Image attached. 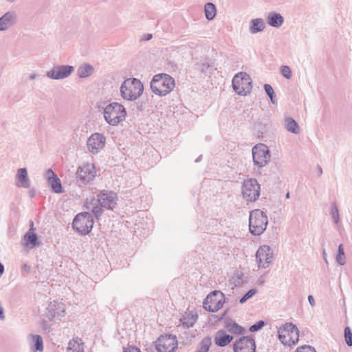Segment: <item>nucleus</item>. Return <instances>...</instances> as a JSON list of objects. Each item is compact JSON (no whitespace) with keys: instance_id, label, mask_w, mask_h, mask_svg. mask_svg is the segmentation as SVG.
I'll return each instance as SVG.
<instances>
[{"instance_id":"f257e3e1","label":"nucleus","mask_w":352,"mask_h":352,"mask_svg":"<svg viewBox=\"0 0 352 352\" xmlns=\"http://www.w3.org/2000/svg\"><path fill=\"white\" fill-rule=\"evenodd\" d=\"M175 87L174 79L166 74H158L153 77L151 82L152 91L158 96L168 94Z\"/></svg>"},{"instance_id":"f03ea898","label":"nucleus","mask_w":352,"mask_h":352,"mask_svg":"<svg viewBox=\"0 0 352 352\" xmlns=\"http://www.w3.org/2000/svg\"><path fill=\"white\" fill-rule=\"evenodd\" d=\"M144 91L142 82L134 78L126 79L120 87V94L123 99L129 101L137 100Z\"/></svg>"},{"instance_id":"7ed1b4c3","label":"nucleus","mask_w":352,"mask_h":352,"mask_svg":"<svg viewBox=\"0 0 352 352\" xmlns=\"http://www.w3.org/2000/svg\"><path fill=\"white\" fill-rule=\"evenodd\" d=\"M126 116L125 107L118 102H112L104 108V117L110 125H118L125 120Z\"/></svg>"},{"instance_id":"20e7f679","label":"nucleus","mask_w":352,"mask_h":352,"mask_svg":"<svg viewBox=\"0 0 352 352\" xmlns=\"http://www.w3.org/2000/svg\"><path fill=\"white\" fill-rule=\"evenodd\" d=\"M278 336L284 345L291 346L298 342L299 331L295 324L287 322L278 329Z\"/></svg>"},{"instance_id":"39448f33","label":"nucleus","mask_w":352,"mask_h":352,"mask_svg":"<svg viewBox=\"0 0 352 352\" xmlns=\"http://www.w3.org/2000/svg\"><path fill=\"white\" fill-rule=\"evenodd\" d=\"M232 86L238 94L245 96L252 90V80L246 73L239 72L234 76Z\"/></svg>"},{"instance_id":"423d86ee","label":"nucleus","mask_w":352,"mask_h":352,"mask_svg":"<svg viewBox=\"0 0 352 352\" xmlns=\"http://www.w3.org/2000/svg\"><path fill=\"white\" fill-rule=\"evenodd\" d=\"M66 305L61 301L49 302L45 309V316L51 321H60L65 316Z\"/></svg>"},{"instance_id":"0eeeda50","label":"nucleus","mask_w":352,"mask_h":352,"mask_svg":"<svg viewBox=\"0 0 352 352\" xmlns=\"http://www.w3.org/2000/svg\"><path fill=\"white\" fill-rule=\"evenodd\" d=\"M252 157L254 164L258 167L266 166L270 160L268 147L264 144H258L252 148Z\"/></svg>"},{"instance_id":"6e6552de","label":"nucleus","mask_w":352,"mask_h":352,"mask_svg":"<svg viewBox=\"0 0 352 352\" xmlns=\"http://www.w3.org/2000/svg\"><path fill=\"white\" fill-rule=\"evenodd\" d=\"M223 302V294L221 292L214 291L205 298L204 308L210 312H217L222 307Z\"/></svg>"},{"instance_id":"1a4fd4ad","label":"nucleus","mask_w":352,"mask_h":352,"mask_svg":"<svg viewBox=\"0 0 352 352\" xmlns=\"http://www.w3.org/2000/svg\"><path fill=\"white\" fill-rule=\"evenodd\" d=\"M242 194L248 201H254L260 196V186L255 179H248L244 181Z\"/></svg>"},{"instance_id":"9d476101","label":"nucleus","mask_w":352,"mask_h":352,"mask_svg":"<svg viewBox=\"0 0 352 352\" xmlns=\"http://www.w3.org/2000/svg\"><path fill=\"white\" fill-rule=\"evenodd\" d=\"M177 347L175 336H161L156 341V349L159 352H173Z\"/></svg>"},{"instance_id":"9b49d317","label":"nucleus","mask_w":352,"mask_h":352,"mask_svg":"<svg viewBox=\"0 0 352 352\" xmlns=\"http://www.w3.org/2000/svg\"><path fill=\"white\" fill-rule=\"evenodd\" d=\"M258 267L267 268L272 262L273 252L269 245L261 246L256 254Z\"/></svg>"},{"instance_id":"f8f14e48","label":"nucleus","mask_w":352,"mask_h":352,"mask_svg":"<svg viewBox=\"0 0 352 352\" xmlns=\"http://www.w3.org/2000/svg\"><path fill=\"white\" fill-rule=\"evenodd\" d=\"M233 350L234 352H255V341L250 336L241 337L234 342Z\"/></svg>"},{"instance_id":"ddd939ff","label":"nucleus","mask_w":352,"mask_h":352,"mask_svg":"<svg viewBox=\"0 0 352 352\" xmlns=\"http://www.w3.org/2000/svg\"><path fill=\"white\" fill-rule=\"evenodd\" d=\"M106 142L105 137L100 133H94L87 140L88 150L92 153H97L102 150Z\"/></svg>"},{"instance_id":"4468645a","label":"nucleus","mask_w":352,"mask_h":352,"mask_svg":"<svg viewBox=\"0 0 352 352\" xmlns=\"http://www.w3.org/2000/svg\"><path fill=\"white\" fill-rule=\"evenodd\" d=\"M98 201L102 207L112 209L117 204L118 196L113 192H102L98 195Z\"/></svg>"},{"instance_id":"2eb2a0df","label":"nucleus","mask_w":352,"mask_h":352,"mask_svg":"<svg viewBox=\"0 0 352 352\" xmlns=\"http://www.w3.org/2000/svg\"><path fill=\"white\" fill-rule=\"evenodd\" d=\"M23 245L27 249H34L40 245L38 241V236L36 233V228L34 227V223L32 221L29 230L25 234L23 239Z\"/></svg>"},{"instance_id":"dca6fc26","label":"nucleus","mask_w":352,"mask_h":352,"mask_svg":"<svg viewBox=\"0 0 352 352\" xmlns=\"http://www.w3.org/2000/svg\"><path fill=\"white\" fill-rule=\"evenodd\" d=\"M77 175L80 180L89 182L96 176L94 166L92 164H83L78 168Z\"/></svg>"},{"instance_id":"f3484780","label":"nucleus","mask_w":352,"mask_h":352,"mask_svg":"<svg viewBox=\"0 0 352 352\" xmlns=\"http://www.w3.org/2000/svg\"><path fill=\"white\" fill-rule=\"evenodd\" d=\"M73 70L74 67L72 66H62L50 72L48 75L54 79L64 78L68 76Z\"/></svg>"},{"instance_id":"a211bd4d","label":"nucleus","mask_w":352,"mask_h":352,"mask_svg":"<svg viewBox=\"0 0 352 352\" xmlns=\"http://www.w3.org/2000/svg\"><path fill=\"white\" fill-rule=\"evenodd\" d=\"M94 221H72V228L81 235L90 232Z\"/></svg>"},{"instance_id":"6ab92c4d","label":"nucleus","mask_w":352,"mask_h":352,"mask_svg":"<svg viewBox=\"0 0 352 352\" xmlns=\"http://www.w3.org/2000/svg\"><path fill=\"white\" fill-rule=\"evenodd\" d=\"M232 340L233 336L226 334L223 330L218 331L214 338L215 344L221 347L227 346Z\"/></svg>"},{"instance_id":"aec40b11","label":"nucleus","mask_w":352,"mask_h":352,"mask_svg":"<svg viewBox=\"0 0 352 352\" xmlns=\"http://www.w3.org/2000/svg\"><path fill=\"white\" fill-rule=\"evenodd\" d=\"M197 315L191 311L185 312L180 318V324L184 328L192 327L197 320Z\"/></svg>"},{"instance_id":"412c9836","label":"nucleus","mask_w":352,"mask_h":352,"mask_svg":"<svg viewBox=\"0 0 352 352\" xmlns=\"http://www.w3.org/2000/svg\"><path fill=\"white\" fill-rule=\"evenodd\" d=\"M16 185L19 187L29 188L30 180L28 175V171L26 168H20L18 170L16 175Z\"/></svg>"},{"instance_id":"4be33fe9","label":"nucleus","mask_w":352,"mask_h":352,"mask_svg":"<svg viewBox=\"0 0 352 352\" xmlns=\"http://www.w3.org/2000/svg\"><path fill=\"white\" fill-rule=\"evenodd\" d=\"M250 232L256 236L261 234L266 229L268 221H248Z\"/></svg>"},{"instance_id":"5701e85b","label":"nucleus","mask_w":352,"mask_h":352,"mask_svg":"<svg viewBox=\"0 0 352 352\" xmlns=\"http://www.w3.org/2000/svg\"><path fill=\"white\" fill-rule=\"evenodd\" d=\"M67 352H84V343L82 340L76 337L69 340Z\"/></svg>"},{"instance_id":"b1692460","label":"nucleus","mask_w":352,"mask_h":352,"mask_svg":"<svg viewBox=\"0 0 352 352\" xmlns=\"http://www.w3.org/2000/svg\"><path fill=\"white\" fill-rule=\"evenodd\" d=\"M30 338L31 340V347L32 350L43 351V342L42 337L39 335H31Z\"/></svg>"},{"instance_id":"393cba45","label":"nucleus","mask_w":352,"mask_h":352,"mask_svg":"<svg viewBox=\"0 0 352 352\" xmlns=\"http://www.w3.org/2000/svg\"><path fill=\"white\" fill-rule=\"evenodd\" d=\"M226 327L227 330L232 334L241 335L245 332V329L243 327L233 321L227 322Z\"/></svg>"},{"instance_id":"a878e982","label":"nucleus","mask_w":352,"mask_h":352,"mask_svg":"<svg viewBox=\"0 0 352 352\" xmlns=\"http://www.w3.org/2000/svg\"><path fill=\"white\" fill-rule=\"evenodd\" d=\"M267 21L269 25L273 27H279L283 24V18L279 14L270 13L267 16Z\"/></svg>"},{"instance_id":"bb28decb","label":"nucleus","mask_w":352,"mask_h":352,"mask_svg":"<svg viewBox=\"0 0 352 352\" xmlns=\"http://www.w3.org/2000/svg\"><path fill=\"white\" fill-rule=\"evenodd\" d=\"M13 14L7 12L0 18V31L8 29L12 23Z\"/></svg>"},{"instance_id":"cd10ccee","label":"nucleus","mask_w":352,"mask_h":352,"mask_svg":"<svg viewBox=\"0 0 352 352\" xmlns=\"http://www.w3.org/2000/svg\"><path fill=\"white\" fill-rule=\"evenodd\" d=\"M211 345V338L210 337H205L201 340L198 348L195 352H208Z\"/></svg>"},{"instance_id":"c85d7f7f","label":"nucleus","mask_w":352,"mask_h":352,"mask_svg":"<svg viewBox=\"0 0 352 352\" xmlns=\"http://www.w3.org/2000/svg\"><path fill=\"white\" fill-rule=\"evenodd\" d=\"M285 126L287 131L293 133L297 134L300 131V128L298 124L294 119L291 118H288L285 120Z\"/></svg>"},{"instance_id":"c756f323","label":"nucleus","mask_w":352,"mask_h":352,"mask_svg":"<svg viewBox=\"0 0 352 352\" xmlns=\"http://www.w3.org/2000/svg\"><path fill=\"white\" fill-rule=\"evenodd\" d=\"M265 28V23L262 19H256L252 21L251 32L256 33L262 31Z\"/></svg>"},{"instance_id":"7c9ffc66","label":"nucleus","mask_w":352,"mask_h":352,"mask_svg":"<svg viewBox=\"0 0 352 352\" xmlns=\"http://www.w3.org/2000/svg\"><path fill=\"white\" fill-rule=\"evenodd\" d=\"M206 16L208 20H212L216 15V8L213 3H208L205 6Z\"/></svg>"},{"instance_id":"2f4dec72","label":"nucleus","mask_w":352,"mask_h":352,"mask_svg":"<svg viewBox=\"0 0 352 352\" xmlns=\"http://www.w3.org/2000/svg\"><path fill=\"white\" fill-rule=\"evenodd\" d=\"M93 67L88 65H84L78 69V75L81 78H85L90 76L93 72Z\"/></svg>"},{"instance_id":"473e14b6","label":"nucleus","mask_w":352,"mask_h":352,"mask_svg":"<svg viewBox=\"0 0 352 352\" xmlns=\"http://www.w3.org/2000/svg\"><path fill=\"white\" fill-rule=\"evenodd\" d=\"M336 261L340 265H344L346 263V258L342 244H340L338 246V254L336 256Z\"/></svg>"},{"instance_id":"72a5a7b5","label":"nucleus","mask_w":352,"mask_h":352,"mask_svg":"<svg viewBox=\"0 0 352 352\" xmlns=\"http://www.w3.org/2000/svg\"><path fill=\"white\" fill-rule=\"evenodd\" d=\"M266 217H267L263 211L256 209L250 212L249 220H263Z\"/></svg>"},{"instance_id":"f704fd0d","label":"nucleus","mask_w":352,"mask_h":352,"mask_svg":"<svg viewBox=\"0 0 352 352\" xmlns=\"http://www.w3.org/2000/svg\"><path fill=\"white\" fill-rule=\"evenodd\" d=\"M48 184L54 192L60 193L62 192V186L60 180L58 178L48 182Z\"/></svg>"},{"instance_id":"c9c22d12","label":"nucleus","mask_w":352,"mask_h":352,"mask_svg":"<svg viewBox=\"0 0 352 352\" xmlns=\"http://www.w3.org/2000/svg\"><path fill=\"white\" fill-rule=\"evenodd\" d=\"M344 338L347 345L352 346V331L348 327L344 329Z\"/></svg>"},{"instance_id":"e433bc0d","label":"nucleus","mask_w":352,"mask_h":352,"mask_svg":"<svg viewBox=\"0 0 352 352\" xmlns=\"http://www.w3.org/2000/svg\"><path fill=\"white\" fill-rule=\"evenodd\" d=\"M256 293V290L254 289L249 290L239 300V302L243 304L246 302L247 300L252 298Z\"/></svg>"},{"instance_id":"4c0bfd02","label":"nucleus","mask_w":352,"mask_h":352,"mask_svg":"<svg viewBox=\"0 0 352 352\" xmlns=\"http://www.w3.org/2000/svg\"><path fill=\"white\" fill-rule=\"evenodd\" d=\"M281 74L286 78L289 79L292 76V71L288 66H282L280 69Z\"/></svg>"},{"instance_id":"58836bf2","label":"nucleus","mask_w":352,"mask_h":352,"mask_svg":"<svg viewBox=\"0 0 352 352\" xmlns=\"http://www.w3.org/2000/svg\"><path fill=\"white\" fill-rule=\"evenodd\" d=\"M264 324L265 323L263 320H259L250 327V331L252 332L257 331L260 330L264 326Z\"/></svg>"},{"instance_id":"ea45409f","label":"nucleus","mask_w":352,"mask_h":352,"mask_svg":"<svg viewBox=\"0 0 352 352\" xmlns=\"http://www.w3.org/2000/svg\"><path fill=\"white\" fill-rule=\"evenodd\" d=\"M296 352H316V349L309 345H305L298 347Z\"/></svg>"},{"instance_id":"a19ab883","label":"nucleus","mask_w":352,"mask_h":352,"mask_svg":"<svg viewBox=\"0 0 352 352\" xmlns=\"http://www.w3.org/2000/svg\"><path fill=\"white\" fill-rule=\"evenodd\" d=\"M45 177L47 179V182H50V181L53 180L54 179L58 178L57 176L54 173V171L51 169H49L47 170V172L45 173Z\"/></svg>"},{"instance_id":"79ce46f5","label":"nucleus","mask_w":352,"mask_h":352,"mask_svg":"<svg viewBox=\"0 0 352 352\" xmlns=\"http://www.w3.org/2000/svg\"><path fill=\"white\" fill-rule=\"evenodd\" d=\"M265 90L267 94L270 96L271 100H273L274 90L270 85H265Z\"/></svg>"},{"instance_id":"37998d69","label":"nucleus","mask_w":352,"mask_h":352,"mask_svg":"<svg viewBox=\"0 0 352 352\" xmlns=\"http://www.w3.org/2000/svg\"><path fill=\"white\" fill-rule=\"evenodd\" d=\"M91 217V214L88 212H82L77 214L74 220H80L82 219H89Z\"/></svg>"},{"instance_id":"c03bdc74","label":"nucleus","mask_w":352,"mask_h":352,"mask_svg":"<svg viewBox=\"0 0 352 352\" xmlns=\"http://www.w3.org/2000/svg\"><path fill=\"white\" fill-rule=\"evenodd\" d=\"M331 212L332 218L334 220L338 219V218H339L338 210L336 206H331Z\"/></svg>"},{"instance_id":"a18cd8bd","label":"nucleus","mask_w":352,"mask_h":352,"mask_svg":"<svg viewBox=\"0 0 352 352\" xmlns=\"http://www.w3.org/2000/svg\"><path fill=\"white\" fill-rule=\"evenodd\" d=\"M21 272L26 274H30L31 272V267L27 263H24L21 265Z\"/></svg>"},{"instance_id":"49530a36","label":"nucleus","mask_w":352,"mask_h":352,"mask_svg":"<svg viewBox=\"0 0 352 352\" xmlns=\"http://www.w3.org/2000/svg\"><path fill=\"white\" fill-rule=\"evenodd\" d=\"M92 212L94 213L95 217L96 218H98L100 215V214L102 213V208H100V207H95L93 209Z\"/></svg>"},{"instance_id":"de8ad7c7","label":"nucleus","mask_w":352,"mask_h":352,"mask_svg":"<svg viewBox=\"0 0 352 352\" xmlns=\"http://www.w3.org/2000/svg\"><path fill=\"white\" fill-rule=\"evenodd\" d=\"M123 352H140V351L137 347L129 346L124 349Z\"/></svg>"},{"instance_id":"09e8293b","label":"nucleus","mask_w":352,"mask_h":352,"mask_svg":"<svg viewBox=\"0 0 352 352\" xmlns=\"http://www.w3.org/2000/svg\"><path fill=\"white\" fill-rule=\"evenodd\" d=\"M308 301H309V304H310V305H311V307L315 306V304H316V303H315V300H314V297H313L311 295H309V296H308Z\"/></svg>"},{"instance_id":"8fccbe9b","label":"nucleus","mask_w":352,"mask_h":352,"mask_svg":"<svg viewBox=\"0 0 352 352\" xmlns=\"http://www.w3.org/2000/svg\"><path fill=\"white\" fill-rule=\"evenodd\" d=\"M5 271L4 265L0 262V278L2 276Z\"/></svg>"},{"instance_id":"3c124183","label":"nucleus","mask_w":352,"mask_h":352,"mask_svg":"<svg viewBox=\"0 0 352 352\" xmlns=\"http://www.w3.org/2000/svg\"><path fill=\"white\" fill-rule=\"evenodd\" d=\"M322 254H323V256H324V259L325 260L326 263H327V260L326 258L327 254H326V252H325L324 250H323Z\"/></svg>"},{"instance_id":"603ef678","label":"nucleus","mask_w":352,"mask_h":352,"mask_svg":"<svg viewBox=\"0 0 352 352\" xmlns=\"http://www.w3.org/2000/svg\"><path fill=\"white\" fill-rule=\"evenodd\" d=\"M258 282L260 283V284H263L264 283V280L261 278H259Z\"/></svg>"},{"instance_id":"864d4df0","label":"nucleus","mask_w":352,"mask_h":352,"mask_svg":"<svg viewBox=\"0 0 352 352\" xmlns=\"http://www.w3.org/2000/svg\"><path fill=\"white\" fill-rule=\"evenodd\" d=\"M151 37H152V35H151V34H148V36H147L146 40H149V39H151Z\"/></svg>"},{"instance_id":"5fc2aeb1","label":"nucleus","mask_w":352,"mask_h":352,"mask_svg":"<svg viewBox=\"0 0 352 352\" xmlns=\"http://www.w3.org/2000/svg\"><path fill=\"white\" fill-rule=\"evenodd\" d=\"M286 197H287V198H289V192H287V194L286 195Z\"/></svg>"}]
</instances>
